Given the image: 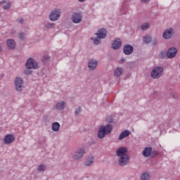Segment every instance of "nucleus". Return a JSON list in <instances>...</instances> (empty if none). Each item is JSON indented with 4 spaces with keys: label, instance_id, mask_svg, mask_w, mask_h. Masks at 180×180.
Masks as SVG:
<instances>
[{
    "label": "nucleus",
    "instance_id": "9",
    "mask_svg": "<svg viewBox=\"0 0 180 180\" xmlns=\"http://www.w3.org/2000/svg\"><path fill=\"white\" fill-rule=\"evenodd\" d=\"M176 53H178L176 49L170 48L167 52V56L169 58H174V57L176 56Z\"/></svg>",
    "mask_w": 180,
    "mask_h": 180
},
{
    "label": "nucleus",
    "instance_id": "20",
    "mask_svg": "<svg viewBox=\"0 0 180 180\" xmlns=\"http://www.w3.org/2000/svg\"><path fill=\"white\" fill-rule=\"evenodd\" d=\"M92 164H94V157L91 156L86 159L84 165H86V167H89V165H92Z\"/></svg>",
    "mask_w": 180,
    "mask_h": 180
},
{
    "label": "nucleus",
    "instance_id": "5",
    "mask_svg": "<svg viewBox=\"0 0 180 180\" xmlns=\"http://www.w3.org/2000/svg\"><path fill=\"white\" fill-rule=\"evenodd\" d=\"M60 15H61L60 9L53 10L49 15V19L53 22H56V20H58V18H60Z\"/></svg>",
    "mask_w": 180,
    "mask_h": 180
},
{
    "label": "nucleus",
    "instance_id": "33",
    "mask_svg": "<svg viewBox=\"0 0 180 180\" xmlns=\"http://www.w3.org/2000/svg\"><path fill=\"white\" fill-rule=\"evenodd\" d=\"M50 27H54V24H50Z\"/></svg>",
    "mask_w": 180,
    "mask_h": 180
},
{
    "label": "nucleus",
    "instance_id": "22",
    "mask_svg": "<svg viewBox=\"0 0 180 180\" xmlns=\"http://www.w3.org/2000/svg\"><path fill=\"white\" fill-rule=\"evenodd\" d=\"M0 5H3V9H9L11 8V3L6 1L0 2Z\"/></svg>",
    "mask_w": 180,
    "mask_h": 180
},
{
    "label": "nucleus",
    "instance_id": "19",
    "mask_svg": "<svg viewBox=\"0 0 180 180\" xmlns=\"http://www.w3.org/2000/svg\"><path fill=\"white\" fill-rule=\"evenodd\" d=\"M123 72V69L122 68H117L114 71L115 77H120Z\"/></svg>",
    "mask_w": 180,
    "mask_h": 180
},
{
    "label": "nucleus",
    "instance_id": "29",
    "mask_svg": "<svg viewBox=\"0 0 180 180\" xmlns=\"http://www.w3.org/2000/svg\"><path fill=\"white\" fill-rule=\"evenodd\" d=\"M19 37H20V39H21L22 40H23V39H25V34H23V33H20V34H19Z\"/></svg>",
    "mask_w": 180,
    "mask_h": 180
},
{
    "label": "nucleus",
    "instance_id": "35",
    "mask_svg": "<svg viewBox=\"0 0 180 180\" xmlns=\"http://www.w3.org/2000/svg\"><path fill=\"white\" fill-rule=\"evenodd\" d=\"M125 60L124 59H122V62L124 63Z\"/></svg>",
    "mask_w": 180,
    "mask_h": 180
},
{
    "label": "nucleus",
    "instance_id": "24",
    "mask_svg": "<svg viewBox=\"0 0 180 180\" xmlns=\"http://www.w3.org/2000/svg\"><path fill=\"white\" fill-rule=\"evenodd\" d=\"M141 180H150V174H148V173L142 174V175L141 176Z\"/></svg>",
    "mask_w": 180,
    "mask_h": 180
},
{
    "label": "nucleus",
    "instance_id": "7",
    "mask_svg": "<svg viewBox=\"0 0 180 180\" xmlns=\"http://www.w3.org/2000/svg\"><path fill=\"white\" fill-rule=\"evenodd\" d=\"M15 85L16 91H22V88H23V79L21 78L17 77L15 80Z\"/></svg>",
    "mask_w": 180,
    "mask_h": 180
},
{
    "label": "nucleus",
    "instance_id": "36",
    "mask_svg": "<svg viewBox=\"0 0 180 180\" xmlns=\"http://www.w3.org/2000/svg\"><path fill=\"white\" fill-rule=\"evenodd\" d=\"M46 60H49V57L46 58Z\"/></svg>",
    "mask_w": 180,
    "mask_h": 180
},
{
    "label": "nucleus",
    "instance_id": "18",
    "mask_svg": "<svg viewBox=\"0 0 180 180\" xmlns=\"http://www.w3.org/2000/svg\"><path fill=\"white\" fill-rule=\"evenodd\" d=\"M152 151H153V148H145L143 151V157H149V155L151 154Z\"/></svg>",
    "mask_w": 180,
    "mask_h": 180
},
{
    "label": "nucleus",
    "instance_id": "34",
    "mask_svg": "<svg viewBox=\"0 0 180 180\" xmlns=\"http://www.w3.org/2000/svg\"><path fill=\"white\" fill-rule=\"evenodd\" d=\"M85 0H79V2H84Z\"/></svg>",
    "mask_w": 180,
    "mask_h": 180
},
{
    "label": "nucleus",
    "instance_id": "21",
    "mask_svg": "<svg viewBox=\"0 0 180 180\" xmlns=\"http://www.w3.org/2000/svg\"><path fill=\"white\" fill-rule=\"evenodd\" d=\"M53 131H58L60 130V124L58 122H53L52 124Z\"/></svg>",
    "mask_w": 180,
    "mask_h": 180
},
{
    "label": "nucleus",
    "instance_id": "28",
    "mask_svg": "<svg viewBox=\"0 0 180 180\" xmlns=\"http://www.w3.org/2000/svg\"><path fill=\"white\" fill-rule=\"evenodd\" d=\"M165 57V52H160L159 54V58H164Z\"/></svg>",
    "mask_w": 180,
    "mask_h": 180
},
{
    "label": "nucleus",
    "instance_id": "31",
    "mask_svg": "<svg viewBox=\"0 0 180 180\" xmlns=\"http://www.w3.org/2000/svg\"><path fill=\"white\" fill-rule=\"evenodd\" d=\"M142 2H143V4H148V2H150V0H142Z\"/></svg>",
    "mask_w": 180,
    "mask_h": 180
},
{
    "label": "nucleus",
    "instance_id": "17",
    "mask_svg": "<svg viewBox=\"0 0 180 180\" xmlns=\"http://www.w3.org/2000/svg\"><path fill=\"white\" fill-rule=\"evenodd\" d=\"M129 136H130V131L125 130L120 134L119 140H123V139H126V137H129Z\"/></svg>",
    "mask_w": 180,
    "mask_h": 180
},
{
    "label": "nucleus",
    "instance_id": "15",
    "mask_svg": "<svg viewBox=\"0 0 180 180\" xmlns=\"http://www.w3.org/2000/svg\"><path fill=\"white\" fill-rule=\"evenodd\" d=\"M7 47L9 49V50H13V49L16 47V43L13 39H8Z\"/></svg>",
    "mask_w": 180,
    "mask_h": 180
},
{
    "label": "nucleus",
    "instance_id": "8",
    "mask_svg": "<svg viewBox=\"0 0 180 180\" xmlns=\"http://www.w3.org/2000/svg\"><path fill=\"white\" fill-rule=\"evenodd\" d=\"M4 141L6 144H11L15 141V136L13 134H7L5 136Z\"/></svg>",
    "mask_w": 180,
    "mask_h": 180
},
{
    "label": "nucleus",
    "instance_id": "4",
    "mask_svg": "<svg viewBox=\"0 0 180 180\" xmlns=\"http://www.w3.org/2000/svg\"><path fill=\"white\" fill-rule=\"evenodd\" d=\"M162 72H164V68L162 67H157L152 70L151 77L152 78H160L162 75Z\"/></svg>",
    "mask_w": 180,
    "mask_h": 180
},
{
    "label": "nucleus",
    "instance_id": "6",
    "mask_svg": "<svg viewBox=\"0 0 180 180\" xmlns=\"http://www.w3.org/2000/svg\"><path fill=\"white\" fill-rule=\"evenodd\" d=\"M25 65L27 68H28V70H32V69L36 70V68H37V62H36L32 58H30L27 60Z\"/></svg>",
    "mask_w": 180,
    "mask_h": 180
},
{
    "label": "nucleus",
    "instance_id": "2",
    "mask_svg": "<svg viewBox=\"0 0 180 180\" xmlns=\"http://www.w3.org/2000/svg\"><path fill=\"white\" fill-rule=\"evenodd\" d=\"M112 127L110 124L106 125L105 127L101 126L98 132V139H103L105 134H109L112 131Z\"/></svg>",
    "mask_w": 180,
    "mask_h": 180
},
{
    "label": "nucleus",
    "instance_id": "27",
    "mask_svg": "<svg viewBox=\"0 0 180 180\" xmlns=\"http://www.w3.org/2000/svg\"><path fill=\"white\" fill-rule=\"evenodd\" d=\"M45 169H46V166L44 165H40L38 167V170L39 171H45Z\"/></svg>",
    "mask_w": 180,
    "mask_h": 180
},
{
    "label": "nucleus",
    "instance_id": "14",
    "mask_svg": "<svg viewBox=\"0 0 180 180\" xmlns=\"http://www.w3.org/2000/svg\"><path fill=\"white\" fill-rule=\"evenodd\" d=\"M173 33H174V30H172V28H170V29L166 30L163 33L164 39H170V37H172Z\"/></svg>",
    "mask_w": 180,
    "mask_h": 180
},
{
    "label": "nucleus",
    "instance_id": "32",
    "mask_svg": "<svg viewBox=\"0 0 180 180\" xmlns=\"http://www.w3.org/2000/svg\"><path fill=\"white\" fill-rule=\"evenodd\" d=\"M19 23H23V19L20 18L18 20Z\"/></svg>",
    "mask_w": 180,
    "mask_h": 180
},
{
    "label": "nucleus",
    "instance_id": "12",
    "mask_svg": "<svg viewBox=\"0 0 180 180\" xmlns=\"http://www.w3.org/2000/svg\"><path fill=\"white\" fill-rule=\"evenodd\" d=\"M123 52L126 56L131 54L133 53V46L129 44L125 45L123 49Z\"/></svg>",
    "mask_w": 180,
    "mask_h": 180
},
{
    "label": "nucleus",
    "instance_id": "1",
    "mask_svg": "<svg viewBox=\"0 0 180 180\" xmlns=\"http://www.w3.org/2000/svg\"><path fill=\"white\" fill-rule=\"evenodd\" d=\"M127 148L124 147H121L117 150V155L120 157L119 164L121 167H124L127 165L130 161V157L127 155Z\"/></svg>",
    "mask_w": 180,
    "mask_h": 180
},
{
    "label": "nucleus",
    "instance_id": "11",
    "mask_svg": "<svg viewBox=\"0 0 180 180\" xmlns=\"http://www.w3.org/2000/svg\"><path fill=\"white\" fill-rule=\"evenodd\" d=\"M72 20L73 23H79L82 20V16L79 13H75L72 15Z\"/></svg>",
    "mask_w": 180,
    "mask_h": 180
},
{
    "label": "nucleus",
    "instance_id": "10",
    "mask_svg": "<svg viewBox=\"0 0 180 180\" xmlns=\"http://www.w3.org/2000/svg\"><path fill=\"white\" fill-rule=\"evenodd\" d=\"M122 46V41L120 39H116L112 44V49L114 50H118Z\"/></svg>",
    "mask_w": 180,
    "mask_h": 180
},
{
    "label": "nucleus",
    "instance_id": "16",
    "mask_svg": "<svg viewBox=\"0 0 180 180\" xmlns=\"http://www.w3.org/2000/svg\"><path fill=\"white\" fill-rule=\"evenodd\" d=\"M98 65V62L97 61H94V60H90L89 61V70H94V68H96V66Z\"/></svg>",
    "mask_w": 180,
    "mask_h": 180
},
{
    "label": "nucleus",
    "instance_id": "25",
    "mask_svg": "<svg viewBox=\"0 0 180 180\" xmlns=\"http://www.w3.org/2000/svg\"><path fill=\"white\" fill-rule=\"evenodd\" d=\"M143 41L144 43L148 44L151 42V37L148 36V35H146L145 37H143Z\"/></svg>",
    "mask_w": 180,
    "mask_h": 180
},
{
    "label": "nucleus",
    "instance_id": "26",
    "mask_svg": "<svg viewBox=\"0 0 180 180\" xmlns=\"http://www.w3.org/2000/svg\"><path fill=\"white\" fill-rule=\"evenodd\" d=\"M148 27H150V25H148V23H144L142 26H141V29L142 30H147V29H148Z\"/></svg>",
    "mask_w": 180,
    "mask_h": 180
},
{
    "label": "nucleus",
    "instance_id": "3",
    "mask_svg": "<svg viewBox=\"0 0 180 180\" xmlns=\"http://www.w3.org/2000/svg\"><path fill=\"white\" fill-rule=\"evenodd\" d=\"M106 30L105 29H100L98 30V32L96 33V36L97 38H91L94 44H101V39H105L107 34Z\"/></svg>",
    "mask_w": 180,
    "mask_h": 180
},
{
    "label": "nucleus",
    "instance_id": "23",
    "mask_svg": "<svg viewBox=\"0 0 180 180\" xmlns=\"http://www.w3.org/2000/svg\"><path fill=\"white\" fill-rule=\"evenodd\" d=\"M65 106V103L64 101H62L61 103H58L56 104V109L58 110H61V109H64V107Z\"/></svg>",
    "mask_w": 180,
    "mask_h": 180
},
{
    "label": "nucleus",
    "instance_id": "13",
    "mask_svg": "<svg viewBox=\"0 0 180 180\" xmlns=\"http://www.w3.org/2000/svg\"><path fill=\"white\" fill-rule=\"evenodd\" d=\"M84 154H85V150L79 149L75 153L73 158H75V160H79V158H81L84 155Z\"/></svg>",
    "mask_w": 180,
    "mask_h": 180
},
{
    "label": "nucleus",
    "instance_id": "30",
    "mask_svg": "<svg viewBox=\"0 0 180 180\" xmlns=\"http://www.w3.org/2000/svg\"><path fill=\"white\" fill-rule=\"evenodd\" d=\"M80 112H81V108H79L76 109L75 114L79 115Z\"/></svg>",
    "mask_w": 180,
    "mask_h": 180
}]
</instances>
